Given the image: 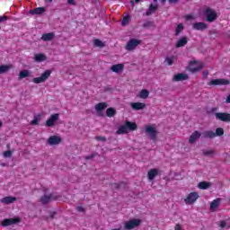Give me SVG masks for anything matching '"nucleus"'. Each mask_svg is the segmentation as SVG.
I'll return each instance as SVG.
<instances>
[{"label": "nucleus", "instance_id": "obj_42", "mask_svg": "<svg viewBox=\"0 0 230 230\" xmlns=\"http://www.w3.org/2000/svg\"><path fill=\"white\" fill-rule=\"evenodd\" d=\"M95 139L96 141H102V143H105V141H107V137L102 136L95 137Z\"/></svg>", "mask_w": 230, "mask_h": 230}, {"label": "nucleus", "instance_id": "obj_22", "mask_svg": "<svg viewBox=\"0 0 230 230\" xmlns=\"http://www.w3.org/2000/svg\"><path fill=\"white\" fill-rule=\"evenodd\" d=\"M10 69H13V65H1L0 66V75H4V73H8Z\"/></svg>", "mask_w": 230, "mask_h": 230}, {"label": "nucleus", "instance_id": "obj_38", "mask_svg": "<svg viewBox=\"0 0 230 230\" xmlns=\"http://www.w3.org/2000/svg\"><path fill=\"white\" fill-rule=\"evenodd\" d=\"M130 22V16L127 15L122 19L121 24L122 26H127Z\"/></svg>", "mask_w": 230, "mask_h": 230}, {"label": "nucleus", "instance_id": "obj_54", "mask_svg": "<svg viewBox=\"0 0 230 230\" xmlns=\"http://www.w3.org/2000/svg\"><path fill=\"white\" fill-rule=\"evenodd\" d=\"M226 103H230V93L226 96Z\"/></svg>", "mask_w": 230, "mask_h": 230}, {"label": "nucleus", "instance_id": "obj_60", "mask_svg": "<svg viewBox=\"0 0 230 230\" xmlns=\"http://www.w3.org/2000/svg\"><path fill=\"white\" fill-rule=\"evenodd\" d=\"M139 1H141V0H135V3H139Z\"/></svg>", "mask_w": 230, "mask_h": 230}, {"label": "nucleus", "instance_id": "obj_21", "mask_svg": "<svg viewBox=\"0 0 230 230\" xmlns=\"http://www.w3.org/2000/svg\"><path fill=\"white\" fill-rule=\"evenodd\" d=\"M54 39H55V33L53 32L44 33L41 36V40H44L45 42H49V40H53Z\"/></svg>", "mask_w": 230, "mask_h": 230}, {"label": "nucleus", "instance_id": "obj_32", "mask_svg": "<svg viewBox=\"0 0 230 230\" xmlns=\"http://www.w3.org/2000/svg\"><path fill=\"white\" fill-rule=\"evenodd\" d=\"M106 116L108 118H114L116 116V109L110 107L106 110Z\"/></svg>", "mask_w": 230, "mask_h": 230}, {"label": "nucleus", "instance_id": "obj_18", "mask_svg": "<svg viewBox=\"0 0 230 230\" xmlns=\"http://www.w3.org/2000/svg\"><path fill=\"white\" fill-rule=\"evenodd\" d=\"M157 175H159V170L155 168L150 169L147 172V177L149 181H154V179H155Z\"/></svg>", "mask_w": 230, "mask_h": 230}, {"label": "nucleus", "instance_id": "obj_17", "mask_svg": "<svg viewBox=\"0 0 230 230\" xmlns=\"http://www.w3.org/2000/svg\"><path fill=\"white\" fill-rule=\"evenodd\" d=\"M186 44H188V37L183 36L180 40H177V42L175 44V48H177V49L184 48V46H186Z\"/></svg>", "mask_w": 230, "mask_h": 230}, {"label": "nucleus", "instance_id": "obj_53", "mask_svg": "<svg viewBox=\"0 0 230 230\" xmlns=\"http://www.w3.org/2000/svg\"><path fill=\"white\" fill-rule=\"evenodd\" d=\"M208 75H209V72L204 71L203 72V78H208Z\"/></svg>", "mask_w": 230, "mask_h": 230}, {"label": "nucleus", "instance_id": "obj_33", "mask_svg": "<svg viewBox=\"0 0 230 230\" xmlns=\"http://www.w3.org/2000/svg\"><path fill=\"white\" fill-rule=\"evenodd\" d=\"M46 55L40 53V54H36L34 57V60L35 62H44V60H46Z\"/></svg>", "mask_w": 230, "mask_h": 230}, {"label": "nucleus", "instance_id": "obj_23", "mask_svg": "<svg viewBox=\"0 0 230 230\" xmlns=\"http://www.w3.org/2000/svg\"><path fill=\"white\" fill-rule=\"evenodd\" d=\"M200 136H201L200 132H199V131H194V132L190 135V138H189V143H190V144L195 143V141H197V139H199Z\"/></svg>", "mask_w": 230, "mask_h": 230}, {"label": "nucleus", "instance_id": "obj_2", "mask_svg": "<svg viewBox=\"0 0 230 230\" xmlns=\"http://www.w3.org/2000/svg\"><path fill=\"white\" fill-rule=\"evenodd\" d=\"M204 13L207 17L208 22H214V21H217V19H218V15H217V12H215L213 9L209 7L205 9Z\"/></svg>", "mask_w": 230, "mask_h": 230}, {"label": "nucleus", "instance_id": "obj_59", "mask_svg": "<svg viewBox=\"0 0 230 230\" xmlns=\"http://www.w3.org/2000/svg\"><path fill=\"white\" fill-rule=\"evenodd\" d=\"M0 127H3V122L0 120Z\"/></svg>", "mask_w": 230, "mask_h": 230}, {"label": "nucleus", "instance_id": "obj_37", "mask_svg": "<svg viewBox=\"0 0 230 230\" xmlns=\"http://www.w3.org/2000/svg\"><path fill=\"white\" fill-rule=\"evenodd\" d=\"M215 137H222L224 135V128H216V132H214Z\"/></svg>", "mask_w": 230, "mask_h": 230}, {"label": "nucleus", "instance_id": "obj_47", "mask_svg": "<svg viewBox=\"0 0 230 230\" xmlns=\"http://www.w3.org/2000/svg\"><path fill=\"white\" fill-rule=\"evenodd\" d=\"M185 19H186V21H193V19H195V17H193V15H191V14H187V15H185Z\"/></svg>", "mask_w": 230, "mask_h": 230}, {"label": "nucleus", "instance_id": "obj_57", "mask_svg": "<svg viewBox=\"0 0 230 230\" xmlns=\"http://www.w3.org/2000/svg\"><path fill=\"white\" fill-rule=\"evenodd\" d=\"M131 5H132V6H135L134 0H131Z\"/></svg>", "mask_w": 230, "mask_h": 230}, {"label": "nucleus", "instance_id": "obj_39", "mask_svg": "<svg viewBox=\"0 0 230 230\" xmlns=\"http://www.w3.org/2000/svg\"><path fill=\"white\" fill-rule=\"evenodd\" d=\"M93 44L94 46H96V48H103L104 44H103V41L96 39L93 40Z\"/></svg>", "mask_w": 230, "mask_h": 230}, {"label": "nucleus", "instance_id": "obj_41", "mask_svg": "<svg viewBox=\"0 0 230 230\" xmlns=\"http://www.w3.org/2000/svg\"><path fill=\"white\" fill-rule=\"evenodd\" d=\"M213 154H215V151H213V150H203V155L211 156V155H213Z\"/></svg>", "mask_w": 230, "mask_h": 230}, {"label": "nucleus", "instance_id": "obj_8", "mask_svg": "<svg viewBox=\"0 0 230 230\" xmlns=\"http://www.w3.org/2000/svg\"><path fill=\"white\" fill-rule=\"evenodd\" d=\"M19 222H21V217L5 218L2 221V226L4 227H8V226L19 224Z\"/></svg>", "mask_w": 230, "mask_h": 230}, {"label": "nucleus", "instance_id": "obj_40", "mask_svg": "<svg viewBox=\"0 0 230 230\" xmlns=\"http://www.w3.org/2000/svg\"><path fill=\"white\" fill-rule=\"evenodd\" d=\"M152 26H154V22L148 21L143 23V28H150Z\"/></svg>", "mask_w": 230, "mask_h": 230}, {"label": "nucleus", "instance_id": "obj_28", "mask_svg": "<svg viewBox=\"0 0 230 230\" xmlns=\"http://www.w3.org/2000/svg\"><path fill=\"white\" fill-rule=\"evenodd\" d=\"M182 31H184V24L179 23L175 28V32H174L175 37H179V35H181Z\"/></svg>", "mask_w": 230, "mask_h": 230}, {"label": "nucleus", "instance_id": "obj_11", "mask_svg": "<svg viewBox=\"0 0 230 230\" xmlns=\"http://www.w3.org/2000/svg\"><path fill=\"white\" fill-rule=\"evenodd\" d=\"M185 80H190V75H188V74L180 73L174 75V76L172 77L173 82H184Z\"/></svg>", "mask_w": 230, "mask_h": 230}, {"label": "nucleus", "instance_id": "obj_16", "mask_svg": "<svg viewBox=\"0 0 230 230\" xmlns=\"http://www.w3.org/2000/svg\"><path fill=\"white\" fill-rule=\"evenodd\" d=\"M125 125L128 132H134V130H137V124H136V122H130L128 120H126Z\"/></svg>", "mask_w": 230, "mask_h": 230}, {"label": "nucleus", "instance_id": "obj_43", "mask_svg": "<svg viewBox=\"0 0 230 230\" xmlns=\"http://www.w3.org/2000/svg\"><path fill=\"white\" fill-rule=\"evenodd\" d=\"M12 154H13V152L12 151H10V150H7V151H4V157H5V158H8V157H10L11 155H12Z\"/></svg>", "mask_w": 230, "mask_h": 230}, {"label": "nucleus", "instance_id": "obj_20", "mask_svg": "<svg viewBox=\"0 0 230 230\" xmlns=\"http://www.w3.org/2000/svg\"><path fill=\"white\" fill-rule=\"evenodd\" d=\"M46 13V7H37L30 11L31 15H42Z\"/></svg>", "mask_w": 230, "mask_h": 230}, {"label": "nucleus", "instance_id": "obj_30", "mask_svg": "<svg viewBox=\"0 0 230 230\" xmlns=\"http://www.w3.org/2000/svg\"><path fill=\"white\" fill-rule=\"evenodd\" d=\"M138 96H139V98H142V100H146V98H148V96H150V92H148V90H146V89H143L139 92Z\"/></svg>", "mask_w": 230, "mask_h": 230}, {"label": "nucleus", "instance_id": "obj_48", "mask_svg": "<svg viewBox=\"0 0 230 230\" xmlns=\"http://www.w3.org/2000/svg\"><path fill=\"white\" fill-rule=\"evenodd\" d=\"M93 157H96L95 154H92V155L85 156V159H86V161H89L91 159H93Z\"/></svg>", "mask_w": 230, "mask_h": 230}, {"label": "nucleus", "instance_id": "obj_24", "mask_svg": "<svg viewBox=\"0 0 230 230\" xmlns=\"http://www.w3.org/2000/svg\"><path fill=\"white\" fill-rule=\"evenodd\" d=\"M111 69L113 73H119V71H123V69H125V65L116 64L111 66Z\"/></svg>", "mask_w": 230, "mask_h": 230}, {"label": "nucleus", "instance_id": "obj_58", "mask_svg": "<svg viewBox=\"0 0 230 230\" xmlns=\"http://www.w3.org/2000/svg\"><path fill=\"white\" fill-rule=\"evenodd\" d=\"M161 3L163 4L166 3V0H161Z\"/></svg>", "mask_w": 230, "mask_h": 230}, {"label": "nucleus", "instance_id": "obj_34", "mask_svg": "<svg viewBox=\"0 0 230 230\" xmlns=\"http://www.w3.org/2000/svg\"><path fill=\"white\" fill-rule=\"evenodd\" d=\"M202 65H199L198 66H193V62L190 63V71H191V73H197L199 71H200L202 69Z\"/></svg>", "mask_w": 230, "mask_h": 230}, {"label": "nucleus", "instance_id": "obj_5", "mask_svg": "<svg viewBox=\"0 0 230 230\" xmlns=\"http://www.w3.org/2000/svg\"><path fill=\"white\" fill-rule=\"evenodd\" d=\"M141 226V219H132L125 223L124 228L127 230L136 229Z\"/></svg>", "mask_w": 230, "mask_h": 230}, {"label": "nucleus", "instance_id": "obj_50", "mask_svg": "<svg viewBox=\"0 0 230 230\" xmlns=\"http://www.w3.org/2000/svg\"><path fill=\"white\" fill-rule=\"evenodd\" d=\"M67 4H71L72 6H75V4H76V3L75 2V0H67Z\"/></svg>", "mask_w": 230, "mask_h": 230}, {"label": "nucleus", "instance_id": "obj_49", "mask_svg": "<svg viewBox=\"0 0 230 230\" xmlns=\"http://www.w3.org/2000/svg\"><path fill=\"white\" fill-rule=\"evenodd\" d=\"M76 211L79 213H85V208H84V207H77Z\"/></svg>", "mask_w": 230, "mask_h": 230}, {"label": "nucleus", "instance_id": "obj_3", "mask_svg": "<svg viewBox=\"0 0 230 230\" xmlns=\"http://www.w3.org/2000/svg\"><path fill=\"white\" fill-rule=\"evenodd\" d=\"M141 44V40L130 39L126 44L127 51H134Z\"/></svg>", "mask_w": 230, "mask_h": 230}, {"label": "nucleus", "instance_id": "obj_27", "mask_svg": "<svg viewBox=\"0 0 230 230\" xmlns=\"http://www.w3.org/2000/svg\"><path fill=\"white\" fill-rule=\"evenodd\" d=\"M202 136L205 139H214L215 137V131L207 130L202 133Z\"/></svg>", "mask_w": 230, "mask_h": 230}, {"label": "nucleus", "instance_id": "obj_25", "mask_svg": "<svg viewBox=\"0 0 230 230\" xmlns=\"http://www.w3.org/2000/svg\"><path fill=\"white\" fill-rule=\"evenodd\" d=\"M109 107V104L107 102H99L95 105V111L97 112H102V111H105Z\"/></svg>", "mask_w": 230, "mask_h": 230}, {"label": "nucleus", "instance_id": "obj_12", "mask_svg": "<svg viewBox=\"0 0 230 230\" xmlns=\"http://www.w3.org/2000/svg\"><path fill=\"white\" fill-rule=\"evenodd\" d=\"M208 85H229L227 79H213L208 83Z\"/></svg>", "mask_w": 230, "mask_h": 230}, {"label": "nucleus", "instance_id": "obj_6", "mask_svg": "<svg viewBox=\"0 0 230 230\" xmlns=\"http://www.w3.org/2000/svg\"><path fill=\"white\" fill-rule=\"evenodd\" d=\"M216 119L218 121H223L224 123H230V113L229 112H216Z\"/></svg>", "mask_w": 230, "mask_h": 230}, {"label": "nucleus", "instance_id": "obj_44", "mask_svg": "<svg viewBox=\"0 0 230 230\" xmlns=\"http://www.w3.org/2000/svg\"><path fill=\"white\" fill-rule=\"evenodd\" d=\"M31 125H39V117H35L31 121Z\"/></svg>", "mask_w": 230, "mask_h": 230}, {"label": "nucleus", "instance_id": "obj_46", "mask_svg": "<svg viewBox=\"0 0 230 230\" xmlns=\"http://www.w3.org/2000/svg\"><path fill=\"white\" fill-rule=\"evenodd\" d=\"M9 17L6 15L0 16V23L8 21Z\"/></svg>", "mask_w": 230, "mask_h": 230}, {"label": "nucleus", "instance_id": "obj_31", "mask_svg": "<svg viewBox=\"0 0 230 230\" xmlns=\"http://www.w3.org/2000/svg\"><path fill=\"white\" fill-rule=\"evenodd\" d=\"M117 134H118L119 136H121V135H123V134H128V129H127L126 124L120 126V127L118 128Z\"/></svg>", "mask_w": 230, "mask_h": 230}, {"label": "nucleus", "instance_id": "obj_26", "mask_svg": "<svg viewBox=\"0 0 230 230\" xmlns=\"http://www.w3.org/2000/svg\"><path fill=\"white\" fill-rule=\"evenodd\" d=\"M17 200L16 197L7 196L2 199L1 202L3 204H13V202H15Z\"/></svg>", "mask_w": 230, "mask_h": 230}, {"label": "nucleus", "instance_id": "obj_52", "mask_svg": "<svg viewBox=\"0 0 230 230\" xmlns=\"http://www.w3.org/2000/svg\"><path fill=\"white\" fill-rule=\"evenodd\" d=\"M226 221H221L220 222V227L224 228V227H226Z\"/></svg>", "mask_w": 230, "mask_h": 230}, {"label": "nucleus", "instance_id": "obj_36", "mask_svg": "<svg viewBox=\"0 0 230 230\" xmlns=\"http://www.w3.org/2000/svg\"><path fill=\"white\" fill-rule=\"evenodd\" d=\"M175 56H172V57H167L165 58V61L167 62L168 66H172L173 62L175 61Z\"/></svg>", "mask_w": 230, "mask_h": 230}, {"label": "nucleus", "instance_id": "obj_29", "mask_svg": "<svg viewBox=\"0 0 230 230\" xmlns=\"http://www.w3.org/2000/svg\"><path fill=\"white\" fill-rule=\"evenodd\" d=\"M211 187V182L209 181H200L198 184V188H199V190H208V188Z\"/></svg>", "mask_w": 230, "mask_h": 230}, {"label": "nucleus", "instance_id": "obj_15", "mask_svg": "<svg viewBox=\"0 0 230 230\" xmlns=\"http://www.w3.org/2000/svg\"><path fill=\"white\" fill-rule=\"evenodd\" d=\"M130 107L133 111H143L146 104L145 102H131Z\"/></svg>", "mask_w": 230, "mask_h": 230}, {"label": "nucleus", "instance_id": "obj_62", "mask_svg": "<svg viewBox=\"0 0 230 230\" xmlns=\"http://www.w3.org/2000/svg\"><path fill=\"white\" fill-rule=\"evenodd\" d=\"M49 3H53V0H49Z\"/></svg>", "mask_w": 230, "mask_h": 230}, {"label": "nucleus", "instance_id": "obj_14", "mask_svg": "<svg viewBox=\"0 0 230 230\" xmlns=\"http://www.w3.org/2000/svg\"><path fill=\"white\" fill-rule=\"evenodd\" d=\"M48 143L50 145V146H53V145H60V143H62V138L58 136H51L48 139Z\"/></svg>", "mask_w": 230, "mask_h": 230}, {"label": "nucleus", "instance_id": "obj_35", "mask_svg": "<svg viewBox=\"0 0 230 230\" xmlns=\"http://www.w3.org/2000/svg\"><path fill=\"white\" fill-rule=\"evenodd\" d=\"M30 76V71L28 70H22L19 74L20 80H22V78H28Z\"/></svg>", "mask_w": 230, "mask_h": 230}, {"label": "nucleus", "instance_id": "obj_10", "mask_svg": "<svg viewBox=\"0 0 230 230\" xmlns=\"http://www.w3.org/2000/svg\"><path fill=\"white\" fill-rule=\"evenodd\" d=\"M192 28L197 31H204V30H208V23L203 22H194L192 23Z\"/></svg>", "mask_w": 230, "mask_h": 230}, {"label": "nucleus", "instance_id": "obj_51", "mask_svg": "<svg viewBox=\"0 0 230 230\" xmlns=\"http://www.w3.org/2000/svg\"><path fill=\"white\" fill-rule=\"evenodd\" d=\"M170 4H175V3H179V0H168Z\"/></svg>", "mask_w": 230, "mask_h": 230}, {"label": "nucleus", "instance_id": "obj_55", "mask_svg": "<svg viewBox=\"0 0 230 230\" xmlns=\"http://www.w3.org/2000/svg\"><path fill=\"white\" fill-rule=\"evenodd\" d=\"M146 15L148 17L150 15H152V11H150V9L146 13Z\"/></svg>", "mask_w": 230, "mask_h": 230}, {"label": "nucleus", "instance_id": "obj_61", "mask_svg": "<svg viewBox=\"0 0 230 230\" xmlns=\"http://www.w3.org/2000/svg\"><path fill=\"white\" fill-rule=\"evenodd\" d=\"M214 111H217V108L212 109V112H214Z\"/></svg>", "mask_w": 230, "mask_h": 230}, {"label": "nucleus", "instance_id": "obj_1", "mask_svg": "<svg viewBox=\"0 0 230 230\" xmlns=\"http://www.w3.org/2000/svg\"><path fill=\"white\" fill-rule=\"evenodd\" d=\"M200 196L199 195V192H190L187 195L186 199H184V203L187 206H191V204H195L197 200H199V198Z\"/></svg>", "mask_w": 230, "mask_h": 230}, {"label": "nucleus", "instance_id": "obj_4", "mask_svg": "<svg viewBox=\"0 0 230 230\" xmlns=\"http://www.w3.org/2000/svg\"><path fill=\"white\" fill-rule=\"evenodd\" d=\"M49 76H51V70H46L40 77L33 78L32 82L33 84H43Z\"/></svg>", "mask_w": 230, "mask_h": 230}, {"label": "nucleus", "instance_id": "obj_9", "mask_svg": "<svg viewBox=\"0 0 230 230\" xmlns=\"http://www.w3.org/2000/svg\"><path fill=\"white\" fill-rule=\"evenodd\" d=\"M59 118V113L51 114L49 119L46 121V127H55V122L58 121Z\"/></svg>", "mask_w": 230, "mask_h": 230}, {"label": "nucleus", "instance_id": "obj_7", "mask_svg": "<svg viewBox=\"0 0 230 230\" xmlns=\"http://www.w3.org/2000/svg\"><path fill=\"white\" fill-rule=\"evenodd\" d=\"M146 132L149 135L152 141H155V139H157V129L154 126H146Z\"/></svg>", "mask_w": 230, "mask_h": 230}, {"label": "nucleus", "instance_id": "obj_56", "mask_svg": "<svg viewBox=\"0 0 230 230\" xmlns=\"http://www.w3.org/2000/svg\"><path fill=\"white\" fill-rule=\"evenodd\" d=\"M55 215H57V212H52L51 215L49 216L50 218H55Z\"/></svg>", "mask_w": 230, "mask_h": 230}, {"label": "nucleus", "instance_id": "obj_19", "mask_svg": "<svg viewBox=\"0 0 230 230\" xmlns=\"http://www.w3.org/2000/svg\"><path fill=\"white\" fill-rule=\"evenodd\" d=\"M220 202H222V199L220 198H217L210 203V211L215 212L217 211L218 206H220Z\"/></svg>", "mask_w": 230, "mask_h": 230}, {"label": "nucleus", "instance_id": "obj_45", "mask_svg": "<svg viewBox=\"0 0 230 230\" xmlns=\"http://www.w3.org/2000/svg\"><path fill=\"white\" fill-rule=\"evenodd\" d=\"M149 10L150 12H155V10H157V5H154V4H151L149 5Z\"/></svg>", "mask_w": 230, "mask_h": 230}, {"label": "nucleus", "instance_id": "obj_13", "mask_svg": "<svg viewBox=\"0 0 230 230\" xmlns=\"http://www.w3.org/2000/svg\"><path fill=\"white\" fill-rule=\"evenodd\" d=\"M51 200H57V197L50 193L49 195H44L40 198L41 204H49Z\"/></svg>", "mask_w": 230, "mask_h": 230}]
</instances>
